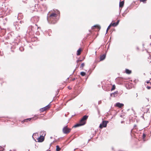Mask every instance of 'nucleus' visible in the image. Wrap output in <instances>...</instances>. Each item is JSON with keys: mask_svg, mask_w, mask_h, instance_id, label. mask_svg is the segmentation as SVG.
Listing matches in <instances>:
<instances>
[{"mask_svg": "<svg viewBox=\"0 0 151 151\" xmlns=\"http://www.w3.org/2000/svg\"><path fill=\"white\" fill-rule=\"evenodd\" d=\"M57 14L55 13H52L47 18V19L48 21H50L51 23L53 24L55 23L58 19H57Z\"/></svg>", "mask_w": 151, "mask_h": 151, "instance_id": "obj_1", "label": "nucleus"}, {"mask_svg": "<svg viewBox=\"0 0 151 151\" xmlns=\"http://www.w3.org/2000/svg\"><path fill=\"white\" fill-rule=\"evenodd\" d=\"M38 28V27H37V25L36 24H35L34 26H30L28 27L27 32L29 33V35H32Z\"/></svg>", "mask_w": 151, "mask_h": 151, "instance_id": "obj_2", "label": "nucleus"}, {"mask_svg": "<svg viewBox=\"0 0 151 151\" xmlns=\"http://www.w3.org/2000/svg\"><path fill=\"white\" fill-rule=\"evenodd\" d=\"M12 8L9 7L5 6V9H4V15H6L10 14L12 12L11 10Z\"/></svg>", "mask_w": 151, "mask_h": 151, "instance_id": "obj_3", "label": "nucleus"}, {"mask_svg": "<svg viewBox=\"0 0 151 151\" xmlns=\"http://www.w3.org/2000/svg\"><path fill=\"white\" fill-rule=\"evenodd\" d=\"M71 130V129L68 128L67 126L64 127L63 129V133L68 134L70 132Z\"/></svg>", "mask_w": 151, "mask_h": 151, "instance_id": "obj_4", "label": "nucleus"}, {"mask_svg": "<svg viewBox=\"0 0 151 151\" xmlns=\"http://www.w3.org/2000/svg\"><path fill=\"white\" fill-rule=\"evenodd\" d=\"M39 19V18L38 17L34 16L31 18L30 21L33 23H36L38 22Z\"/></svg>", "mask_w": 151, "mask_h": 151, "instance_id": "obj_5", "label": "nucleus"}, {"mask_svg": "<svg viewBox=\"0 0 151 151\" xmlns=\"http://www.w3.org/2000/svg\"><path fill=\"white\" fill-rule=\"evenodd\" d=\"M108 122V121H104L102 122V123L101 124L99 125V127L102 129L103 127H105L107 126V124Z\"/></svg>", "mask_w": 151, "mask_h": 151, "instance_id": "obj_6", "label": "nucleus"}, {"mask_svg": "<svg viewBox=\"0 0 151 151\" xmlns=\"http://www.w3.org/2000/svg\"><path fill=\"white\" fill-rule=\"evenodd\" d=\"M37 119V117H32L31 118H27L26 119H24V120L22 121V123H24V122H27L29 121H30L31 120H35Z\"/></svg>", "mask_w": 151, "mask_h": 151, "instance_id": "obj_7", "label": "nucleus"}, {"mask_svg": "<svg viewBox=\"0 0 151 151\" xmlns=\"http://www.w3.org/2000/svg\"><path fill=\"white\" fill-rule=\"evenodd\" d=\"M88 116L86 115H85L83 116L81 119L80 120L81 122L82 123H85L86 124L85 121L87 120L88 118Z\"/></svg>", "mask_w": 151, "mask_h": 151, "instance_id": "obj_8", "label": "nucleus"}, {"mask_svg": "<svg viewBox=\"0 0 151 151\" xmlns=\"http://www.w3.org/2000/svg\"><path fill=\"white\" fill-rule=\"evenodd\" d=\"M85 124V123H82V122H81L80 121V122L78 123H77L74 125V127H78L82 125H83Z\"/></svg>", "mask_w": 151, "mask_h": 151, "instance_id": "obj_9", "label": "nucleus"}, {"mask_svg": "<svg viewBox=\"0 0 151 151\" xmlns=\"http://www.w3.org/2000/svg\"><path fill=\"white\" fill-rule=\"evenodd\" d=\"M38 142H42L44 141V137L42 135H40V137L37 139Z\"/></svg>", "mask_w": 151, "mask_h": 151, "instance_id": "obj_10", "label": "nucleus"}, {"mask_svg": "<svg viewBox=\"0 0 151 151\" xmlns=\"http://www.w3.org/2000/svg\"><path fill=\"white\" fill-rule=\"evenodd\" d=\"M14 25L16 30H18L19 29H20V26H19V24L17 22H14Z\"/></svg>", "mask_w": 151, "mask_h": 151, "instance_id": "obj_11", "label": "nucleus"}, {"mask_svg": "<svg viewBox=\"0 0 151 151\" xmlns=\"http://www.w3.org/2000/svg\"><path fill=\"white\" fill-rule=\"evenodd\" d=\"M124 106V104H123L120 103L119 102L116 103L115 105V106H117L119 108H121L123 106Z\"/></svg>", "mask_w": 151, "mask_h": 151, "instance_id": "obj_12", "label": "nucleus"}, {"mask_svg": "<svg viewBox=\"0 0 151 151\" xmlns=\"http://www.w3.org/2000/svg\"><path fill=\"white\" fill-rule=\"evenodd\" d=\"M119 22V20H118L116 22H114L112 23H111V26L114 27L116 26L118 24Z\"/></svg>", "mask_w": 151, "mask_h": 151, "instance_id": "obj_13", "label": "nucleus"}, {"mask_svg": "<svg viewBox=\"0 0 151 151\" xmlns=\"http://www.w3.org/2000/svg\"><path fill=\"white\" fill-rule=\"evenodd\" d=\"M124 1H120L119 2V7L122 8V7L124 5Z\"/></svg>", "mask_w": 151, "mask_h": 151, "instance_id": "obj_14", "label": "nucleus"}, {"mask_svg": "<svg viewBox=\"0 0 151 151\" xmlns=\"http://www.w3.org/2000/svg\"><path fill=\"white\" fill-rule=\"evenodd\" d=\"M106 58V55L103 54L102 56H101L100 57V60L102 61L104 60Z\"/></svg>", "mask_w": 151, "mask_h": 151, "instance_id": "obj_15", "label": "nucleus"}, {"mask_svg": "<svg viewBox=\"0 0 151 151\" xmlns=\"http://www.w3.org/2000/svg\"><path fill=\"white\" fill-rule=\"evenodd\" d=\"M132 71L129 69H125V73L127 74H130L131 73Z\"/></svg>", "mask_w": 151, "mask_h": 151, "instance_id": "obj_16", "label": "nucleus"}, {"mask_svg": "<svg viewBox=\"0 0 151 151\" xmlns=\"http://www.w3.org/2000/svg\"><path fill=\"white\" fill-rule=\"evenodd\" d=\"M40 135H42L43 136V137H44V136L46 135L45 132L43 131H41V132H40Z\"/></svg>", "mask_w": 151, "mask_h": 151, "instance_id": "obj_17", "label": "nucleus"}, {"mask_svg": "<svg viewBox=\"0 0 151 151\" xmlns=\"http://www.w3.org/2000/svg\"><path fill=\"white\" fill-rule=\"evenodd\" d=\"M23 16L22 15V14L21 13H19L17 16V18L18 19H20L22 18H23Z\"/></svg>", "mask_w": 151, "mask_h": 151, "instance_id": "obj_18", "label": "nucleus"}, {"mask_svg": "<svg viewBox=\"0 0 151 151\" xmlns=\"http://www.w3.org/2000/svg\"><path fill=\"white\" fill-rule=\"evenodd\" d=\"M117 93H118V91H117L116 92H115L114 93H111L110 94L111 96H112V95H113V96H114V97H115L116 96H117Z\"/></svg>", "mask_w": 151, "mask_h": 151, "instance_id": "obj_19", "label": "nucleus"}, {"mask_svg": "<svg viewBox=\"0 0 151 151\" xmlns=\"http://www.w3.org/2000/svg\"><path fill=\"white\" fill-rule=\"evenodd\" d=\"M47 109L45 108V107L42 108L40 109V111L41 112H43L45 110H46Z\"/></svg>", "mask_w": 151, "mask_h": 151, "instance_id": "obj_20", "label": "nucleus"}, {"mask_svg": "<svg viewBox=\"0 0 151 151\" xmlns=\"http://www.w3.org/2000/svg\"><path fill=\"white\" fill-rule=\"evenodd\" d=\"M81 50L80 48L77 51V55H79L81 53Z\"/></svg>", "mask_w": 151, "mask_h": 151, "instance_id": "obj_21", "label": "nucleus"}, {"mask_svg": "<svg viewBox=\"0 0 151 151\" xmlns=\"http://www.w3.org/2000/svg\"><path fill=\"white\" fill-rule=\"evenodd\" d=\"M56 151H59L60 150L61 148H60V147L58 145H57L56 146Z\"/></svg>", "mask_w": 151, "mask_h": 151, "instance_id": "obj_22", "label": "nucleus"}, {"mask_svg": "<svg viewBox=\"0 0 151 151\" xmlns=\"http://www.w3.org/2000/svg\"><path fill=\"white\" fill-rule=\"evenodd\" d=\"M111 24L108 26V27L107 29L106 30V33H107L108 30L110 28V27L111 26Z\"/></svg>", "mask_w": 151, "mask_h": 151, "instance_id": "obj_23", "label": "nucleus"}, {"mask_svg": "<svg viewBox=\"0 0 151 151\" xmlns=\"http://www.w3.org/2000/svg\"><path fill=\"white\" fill-rule=\"evenodd\" d=\"M93 27H97L99 29H101V27L99 25H94L93 27H92V29H93Z\"/></svg>", "mask_w": 151, "mask_h": 151, "instance_id": "obj_24", "label": "nucleus"}, {"mask_svg": "<svg viewBox=\"0 0 151 151\" xmlns=\"http://www.w3.org/2000/svg\"><path fill=\"white\" fill-rule=\"evenodd\" d=\"M80 74L82 76H84L86 74V73L84 72H81L80 73Z\"/></svg>", "mask_w": 151, "mask_h": 151, "instance_id": "obj_25", "label": "nucleus"}, {"mask_svg": "<svg viewBox=\"0 0 151 151\" xmlns=\"http://www.w3.org/2000/svg\"><path fill=\"white\" fill-rule=\"evenodd\" d=\"M19 50L20 51H24V49L23 47H19Z\"/></svg>", "mask_w": 151, "mask_h": 151, "instance_id": "obj_26", "label": "nucleus"}, {"mask_svg": "<svg viewBox=\"0 0 151 151\" xmlns=\"http://www.w3.org/2000/svg\"><path fill=\"white\" fill-rule=\"evenodd\" d=\"M115 88V86L114 85L112 86V88L111 89V91H112L113 90H114Z\"/></svg>", "mask_w": 151, "mask_h": 151, "instance_id": "obj_27", "label": "nucleus"}, {"mask_svg": "<svg viewBox=\"0 0 151 151\" xmlns=\"http://www.w3.org/2000/svg\"><path fill=\"white\" fill-rule=\"evenodd\" d=\"M4 13V11H2L1 9L0 10V15Z\"/></svg>", "mask_w": 151, "mask_h": 151, "instance_id": "obj_28", "label": "nucleus"}, {"mask_svg": "<svg viewBox=\"0 0 151 151\" xmlns=\"http://www.w3.org/2000/svg\"><path fill=\"white\" fill-rule=\"evenodd\" d=\"M84 65H85V64H84V63H82L81 65L80 68H83L84 66Z\"/></svg>", "mask_w": 151, "mask_h": 151, "instance_id": "obj_29", "label": "nucleus"}, {"mask_svg": "<svg viewBox=\"0 0 151 151\" xmlns=\"http://www.w3.org/2000/svg\"><path fill=\"white\" fill-rule=\"evenodd\" d=\"M45 108L47 109H49L50 107V105H49V104L47 105V106H45Z\"/></svg>", "mask_w": 151, "mask_h": 151, "instance_id": "obj_30", "label": "nucleus"}, {"mask_svg": "<svg viewBox=\"0 0 151 151\" xmlns=\"http://www.w3.org/2000/svg\"><path fill=\"white\" fill-rule=\"evenodd\" d=\"M127 10H128V9L127 8V9L124 12V13L125 14H126L128 12V11H127Z\"/></svg>", "mask_w": 151, "mask_h": 151, "instance_id": "obj_31", "label": "nucleus"}, {"mask_svg": "<svg viewBox=\"0 0 151 151\" xmlns=\"http://www.w3.org/2000/svg\"><path fill=\"white\" fill-rule=\"evenodd\" d=\"M140 1L142 2L143 3H145L146 1L147 0H139Z\"/></svg>", "mask_w": 151, "mask_h": 151, "instance_id": "obj_32", "label": "nucleus"}, {"mask_svg": "<svg viewBox=\"0 0 151 151\" xmlns=\"http://www.w3.org/2000/svg\"><path fill=\"white\" fill-rule=\"evenodd\" d=\"M146 113H147L148 112V111L149 110V108H146Z\"/></svg>", "mask_w": 151, "mask_h": 151, "instance_id": "obj_33", "label": "nucleus"}, {"mask_svg": "<svg viewBox=\"0 0 151 151\" xmlns=\"http://www.w3.org/2000/svg\"><path fill=\"white\" fill-rule=\"evenodd\" d=\"M20 23L22 24L24 23V22L22 21H20Z\"/></svg>", "mask_w": 151, "mask_h": 151, "instance_id": "obj_34", "label": "nucleus"}, {"mask_svg": "<svg viewBox=\"0 0 151 151\" xmlns=\"http://www.w3.org/2000/svg\"><path fill=\"white\" fill-rule=\"evenodd\" d=\"M146 88L147 89H150L151 88V87L150 86H147Z\"/></svg>", "mask_w": 151, "mask_h": 151, "instance_id": "obj_35", "label": "nucleus"}, {"mask_svg": "<svg viewBox=\"0 0 151 151\" xmlns=\"http://www.w3.org/2000/svg\"><path fill=\"white\" fill-rule=\"evenodd\" d=\"M143 137L144 138L146 136V135L145 134H143Z\"/></svg>", "mask_w": 151, "mask_h": 151, "instance_id": "obj_36", "label": "nucleus"}, {"mask_svg": "<svg viewBox=\"0 0 151 151\" xmlns=\"http://www.w3.org/2000/svg\"><path fill=\"white\" fill-rule=\"evenodd\" d=\"M3 150H4V149L1 147V149L0 150V151H3Z\"/></svg>", "mask_w": 151, "mask_h": 151, "instance_id": "obj_37", "label": "nucleus"}, {"mask_svg": "<svg viewBox=\"0 0 151 151\" xmlns=\"http://www.w3.org/2000/svg\"><path fill=\"white\" fill-rule=\"evenodd\" d=\"M75 80V78H72V81H74Z\"/></svg>", "mask_w": 151, "mask_h": 151, "instance_id": "obj_38", "label": "nucleus"}, {"mask_svg": "<svg viewBox=\"0 0 151 151\" xmlns=\"http://www.w3.org/2000/svg\"><path fill=\"white\" fill-rule=\"evenodd\" d=\"M150 83V81H147V83Z\"/></svg>", "mask_w": 151, "mask_h": 151, "instance_id": "obj_39", "label": "nucleus"}, {"mask_svg": "<svg viewBox=\"0 0 151 151\" xmlns=\"http://www.w3.org/2000/svg\"><path fill=\"white\" fill-rule=\"evenodd\" d=\"M79 62V60H77V63H78V62Z\"/></svg>", "mask_w": 151, "mask_h": 151, "instance_id": "obj_40", "label": "nucleus"}, {"mask_svg": "<svg viewBox=\"0 0 151 151\" xmlns=\"http://www.w3.org/2000/svg\"><path fill=\"white\" fill-rule=\"evenodd\" d=\"M141 117H142V118L144 119V116H141Z\"/></svg>", "mask_w": 151, "mask_h": 151, "instance_id": "obj_41", "label": "nucleus"}, {"mask_svg": "<svg viewBox=\"0 0 151 151\" xmlns=\"http://www.w3.org/2000/svg\"><path fill=\"white\" fill-rule=\"evenodd\" d=\"M79 60V61H82V60Z\"/></svg>", "mask_w": 151, "mask_h": 151, "instance_id": "obj_42", "label": "nucleus"}, {"mask_svg": "<svg viewBox=\"0 0 151 151\" xmlns=\"http://www.w3.org/2000/svg\"><path fill=\"white\" fill-rule=\"evenodd\" d=\"M75 70H76V69L74 70V71L73 72V73H74V72L75 71Z\"/></svg>", "mask_w": 151, "mask_h": 151, "instance_id": "obj_43", "label": "nucleus"}, {"mask_svg": "<svg viewBox=\"0 0 151 151\" xmlns=\"http://www.w3.org/2000/svg\"><path fill=\"white\" fill-rule=\"evenodd\" d=\"M50 139H52V137H50Z\"/></svg>", "mask_w": 151, "mask_h": 151, "instance_id": "obj_44", "label": "nucleus"}, {"mask_svg": "<svg viewBox=\"0 0 151 151\" xmlns=\"http://www.w3.org/2000/svg\"><path fill=\"white\" fill-rule=\"evenodd\" d=\"M0 17H3V16H1Z\"/></svg>", "mask_w": 151, "mask_h": 151, "instance_id": "obj_45", "label": "nucleus"}, {"mask_svg": "<svg viewBox=\"0 0 151 151\" xmlns=\"http://www.w3.org/2000/svg\"><path fill=\"white\" fill-rule=\"evenodd\" d=\"M137 50H138V49H139V48H138V47H137Z\"/></svg>", "mask_w": 151, "mask_h": 151, "instance_id": "obj_46", "label": "nucleus"}, {"mask_svg": "<svg viewBox=\"0 0 151 151\" xmlns=\"http://www.w3.org/2000/svg\"><path fill=\"white\" fill-rule=\"evenodd\" d=\"M136 94H137V93Z\"/></svg>", "mask_w": 151, "mask_h": 151, "instance_id": "obj_47", "label": "nucleus"}, {"mask_svg": "<svg viewBox=\"0 0 151 151\" xmlns=\"http://www.w3.org/2000/svg\"><path fill=\"white\" fill-rule=\"evenodd\" d=\"M150 45L151 46V43L150 44Z\"/></svg>", "mask_w": 151, "mask_h": 151, "instance_id": "obj_48", "label": "nucleus"}, {"mask_svg": "<svg viewBox=\"0 0 151 151\" xmlns=\"http://www.w3.org/2000/svg\"><path fill=\"white\" fill-rule=\"evenodd\" d=\"M5 19L6 20V18H5Z\"/></svg>", "mask_w": 151, "mask_h": 151, "instance_id": "obj_49", "label": "nucleus"}, {"mask_svg": "<svg viewBox=\"0 0 151 151\" xmlns=\"http://www.w3.org/2000/svg\"><path fill=\"white\" fill-rule=\"evenodd\" d=\"M123 122V121L121 122V123H122Z\"/></svg>", "mask_w": 151, "mask_h": 151, "instance_id": "obj_50", "label": "nucleus"}, {"mask_svg": "<svg viewBox=\"0 0 151 151\" xmlns=\"http://www.w3.org/2000/svg\"><path fill=\"white\" fill-rule=\"evenodd\" d=\"M99 103H100V102H99Z\"/></svg>", "mask_w": 151, "mask_h": 151, "instance_id": "obj_51", "label": "nucleus"}, {"mask_svg": "<svg viewBox=\"0 0 151 151\" xmlns=\"http://www.w3.org/2000/svg\"><path fill=\"white\" fill-rule=\"evenodd\" d=\"M99 103H100V102H99Z\"/></svg>", "mask_w": 151, "mask_h": 151, "instance_id": "obj_52", "label": "nucleus"}, {"mask_svg": "<svg viewBox=\"0 0 151 151\" xmlns=\"http://www.w3.org/2000/svg\"><path fill=\"white\" fill-rule=\"evenodd\" d=\"M78 68V67H76V68Z\"/></svg>", "mask_w": 151, "mask_h": 151, "instance_id": "obj_53", "label": "nucleus"}, {"mask_svg": "<svg viewBox=\"0 0 151 151\" xmlns=\"http://www.w3.org/2000/svg\"><path fill=\"white\" fill-rule=\"evenodd\" d=\"M136 125H134V127H135Z\"/></svg>", "mask_w": 151, "mask_h": 151, "instance_id": "obj_54", "label": "nucleus"}, {"mask_svg": "<svg viewBox=\"0 0 151 151\" xmlns=\"http://www.w3.org/2000/svg\"><path fill=\"white\" fill-rule=\"evenodd\" d=\"M10 151H12V150H10Z\"/></svg>", "mask_w": 151, "mask_h": 151, "instance_id": "obj_55", "label": "nucleus"}, {"mask_svg": "<svg viewBox=\"0 0 151 151\" xmlns=\"http://www.w3.org/2000/svg\"><path fill=\"white\" fill-rule=\"evenodd\" d=\"M150 38H151V36H150Z\"/></svg>", "mask_w": 151, "mask_h": 151, "instance_id": "obj_56", "label": "nucleus"}]
</instances>
